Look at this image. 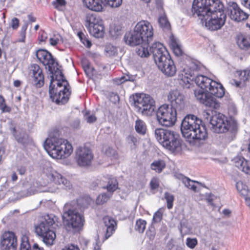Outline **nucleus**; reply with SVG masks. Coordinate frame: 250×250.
I'll use <instances>...</instances> for the list:
<instances>
[{
    "mask_svg": "<svg viewBox=\"0 0 250 250\" xmlns=\"http://www.w3.org/2000/svg\"><path fill=\"white\" fill-rule=\"evenodd\" d=\"M159 23L163 28H168L170 26V24L165 15H162L160 17Z\"/></svg>",
    "mask_w": 250,
    "mask_h": 250,
    "instance_id": "obj_50",
    "label": "nucleus"
},
{
    "mask_svg": "<svg viewBox=\"0 0 250 250\" xmlns=\"http://www.w3.org/2000/svg\"><path fill=\"white\" fill-rule=\"evenodd\" d=\"M36 57L39 61L44 65L47 67L49 71L55 77V73L56 71H61L57 66V62H55L51 54L47 51L44 49H39L36 52Z\"/></svg>",
    "mask_w": 250,
    "mask_h": 250,
    "instance_id": "obj_15",
    "label": "nucleus"
},
{
    "mask_svg": "<svg viewBox=\"0 0 250 250\" xmlns=\"http://www.w3.org/2000/svg\"><path fill=\"white\" fill-rule=\"evenodd\" d=\"M146 221L144 219H137L134 227L135 230L140 233H143L146 229Z\"/></svg>",
    "mask_w": 250,
    "mask_h": 250,
    "instance_id": "obj_36",
    "label": "nucleus"
},
{
    "mask_svg": "<svg viewBox=\"0 0 250 250\" xmlns=\"http://www.w3.org/2000/svg\"><path fill=\"white\" fill-rule=\"evenodd\" d=\"M183 69L181 70L182 80L188 83L193 79L194 71L199 69V66L195 62L191 61H188L185 63H183Z\"/></svg>",
    "mask_w": 250,
    "mask_h": 250,
    "instance_id": "obj_19",
    "label": "nucleus"
},
{
    "mask_svg": "<svg viewBox=\"0 0 250 250\" xmlns=\"http://www.w3.org/2000/svg\"><path fill=\"white\" fill-rule=\"evenodd\" d=\"M167 99L171 104L170 106L173 107L175 109H181L185 105V97L178 89L171 90L168 94Z\"/></svg>",
    "mask_w": 250,
    "mask_h": 250,
    "instance_id": "obj_21",
    "label": "nucleus"
},
{
    "mask_svg": "<svg viewBox=\"0 0 250 250\" xmlns=\"http://www.w3.org/2000/svg\"><path fill=\"white\" fill-rule=\"evenodd\" d=\"M241 1L242 5L250 9V0H241Z\"/></svg>",
    "mask_w": 250,
    "mask_h": 250,
    "instance_id": "obj_63",
    "label": "nucleus"
},
{
    "mask_svg": "<svg viewBox=\"0 0 250 250\" xmlns=\"http://www.w3.org/2000/svg\"><path fill=\"white\" fill-rule=\"evenodd\" d=\"M50 176H51V180L56 184L62 185L66 188L70 187V182L61 174L55 172L50 174Z\"/></svg>",
    "mask_w": 250,
    "mask_h": 250,
    "instance_id": "obj_31",
    "label": "nucleus"
},
{
    "mask_svg": "<svg viewBox=\"0 0 250 250\" xmlns=\"http://www.w3.org/2000/svg\"><path fill=\"white\" fill-rule=\"evenodd\" d=\"M128 76H127V78L125 76H122L120 78H115L113 79V82L118 85L121 84L126 81L128 80Z\"/></svg>",
    "mask_w": 250,
    "mask_h": 250,
    "instance_id": "obj_53",
    "label": "nucleus"
},
{
    "mask_svg": "<svg viewBox=\"0 0 250 250\" xmlns=\"http://www.w3.org/2000/svg\"><path fill=\"white\" fill-rule=\"evenodd\" d=\"M182 142L179 134L172 130L167 139L164 147L173 152H179L182 149Z\"/></svg>",
    "mask_w": 250,
    "mask_h": 250,
    "instance_id": "obj_20",
    "label": "nucleus"
},
{
    "mask_svg": "<svg viewBox=\"0 0 250 250\" xmlns=\"http://www.w3.org/2000/svg\"><path fill=\"white\" fill-rule=\"evenodd\" d=\"M210 123L211 125V130L217 133L227 132L230 127V122L223 114L218 113L212 117Z\"/></svg>",
    "mask_w": 250,
    "mask_h": 250,
    "instance_id": "obj_14",
    "label": "nucleus"
},
{
    "mask_svg": "<svg viewBox=\"0 0 250 250\" xmlns=\"http://www.w3.org/2000/svg\"><path fill=\"white\" fill-rule=\"evenodd\" d=\"M77 36L79 37L81 42L86 47H90L92 45L91 42L86 38L84 34L80 31L77 33Z\"/></svg>",
    "mask_w": 250,
    "mask_h": 250,
    "instance_id": "obj_46",
    "label": "nucleus"
},
{
    "mask_svg": "<svg viewBox=\"0 0 250 250\" xmlns=\"http://www.w3.org/2000/svg\"><path fill=\"white\" fill-rule=\"evenodd\" d=\"M236 42L239 48L250 53V35L239 33L236 38Z\"/></svg>",
    "mask_w": 250,
    "mask_h": 250,
    "instance_id": "obj_25",
    "label": "nucleus"
},
{
    "mask_svg": "<svg viewBox=\"0 0 250 250\" xmlns=\"http://www.w3.org/2000/svg\"><path fill=\"white\" fill-rule=\"evenodd\" d=\"M198 243L196 238L188 237L186 240V246L190 249H194L197 246Z\"/></svg>",
    "mask_w": 250,
    "mask_h": 250,
    "instance_id": "obj_47",
    "label": "nucleus"
},
{
    "mask_svg": "<svg viewBox=\"0 0 250 250\" xmlns=\"http://www.w3.org/2000/svg\"><path fill=\"white\" fill-rule=\"evenodd\" d=\"M182 181L186 187L194 192L197 191V187L195 185V181L190 180L188 178L184 177L182 178ZM198 183V182H196Z\"/></svg>",
    "mask_w": 250,
    "mask_h": 250,
    "instance_id": "obj_38",
    "label": "nucleus"
},
{
    "mask_svg": "<svg viewBox=\"0 0 250 250\" xmlns=\"http://www.w3.org/2000/svg\"><path fill=\"white\" fill-rule=\"evenodd\" d=\"M64 220L67 227L75 231L81 230L83 226L84 218L82 214L74 209H69L64 212Z\"/></svg>",
    "mask_w": 250,
    "mask_h": 250,
    "instance_id": "obj_10",
    "label": "nucleus"
},
{
    "mask_svg": "<svg viewBox=\"0 0 250 250\" xmlns=\"http://www.w3.org/2000/svg\"><path fill=\"white\" fill-rule=\"evenodd\" d=\"M176 109L168 104H163L158 109L156 115L157 120L163 126L170 127L177 121Z\"/></svg>",
    "mask_w": 250,
    "mask_h": 250,
    "instance_id": "obj_8",
    "label": "nucleus"
},
{
    "mask_svg": "<svg viewBox=\"0 0 250 250\" xmlns=\"http://www.w3.org/2000/svg\"><path fill=\"white\" fill-rule=\"evenodd\" d=\"M103 221L106 227V230L104 241L109 238L115 232L117 228V223L111 217L105 216L103 217Z\"/></svg>",
    "mask_w": 250,
    "mask_h": 250,
    "instance_id": "obj_24",
    "label": "nucleus"
},
{
    "mask_svg": "<svg viewBox=\"0 0 250 250\" xmlns=\"http://www.w3.org/2000/svg\"><path fill=\"white\" fill-rule=\"evenodd\" d=\"M134 104L138 112L143 115L151 116L155 111V101L151 96L146 94H136Z\"/></svg>",
    "mask_w": 250,
    "mask_h": 250,
    "instance_id": "obj_7",
    "label": "nucleus"
},
{
    "mask_svg": "<svg viewBox=\"0 0 250 250\" xmlns=\"http://www.w3.org/2000/svg\"><path fill=\"white\" fill-rule=\"evenodd\" d=\"M214 80L202 75L196 76L194 81L196 84L205 92H206Z\"/></svg>",
    "mask_w": 250,
    "mask_h": 250,
    "instance_id": "obj_26",
    "label": "nucleus"
},
{
    "mask_svg": "<svg viewBox=\"0 0 250 250\" xmlns=\"http://www.w3.org/2000/svg\"><path fill=\"white\" fill-rule=\"evenodd\" d=\"M86 25L89 33L97 38H103L104 27L103 20L94 14H88L86 16Z\"/></svg>",
    "mask_w": 250,
    "mask_h": 250,
    "instance_id": "obj_9",
    "label": "nucleus"
},
{
    "mask_svg": "<svg viewBox=\"0 0 250 250\" xmlns=\"http://www.w3.org/2000/svg\"><path fill=\"white\" fill-rule=\"evenodd\" d=\"M77 207L81 209L82 208H87L92 202V199L89 196H83L80 197L76 200Z\"/></svg>",
    "mask_w": 250,
    "mask_h": 250,
    "instance_id": "obj_33",
    "label": "nucleus"
},
{
    "mask_svg": "<svg viewBox=\"0 0 250 250\" xmlns=\"http://www.w3.org/2000/svg\"><path fill=\"white\" fill-rule=\"evenodd\" d=\"M93 250H101V244L99 240H97L96 242L93 244Z\"/></svg>",
    "mask_w": 250,
    "mask_h": 250,
    "instance_id": "obj_60",
    "label": "nucleus"
},
{
    "mask_svg": "<svg viewBox=\"0 0 250 250\" xmlns=\"http://www.w3.org/2000/svg\"><path fill=\"white\" fill-rule=\"evenodd\" d=\"M135 128L136 131L140 134L144 135L146 132V124L141 120H138L136 121Z\"/></svg>",
    "mask_w": 250,
    "mask_h": 250,
    "instance_id": "obj_37",
    "label": "nucleus"
},
{
    "mask_svg": "<svg viewBox=\"0 0 250 250\" xmlns=\"http://www.w3.org/2000/svg\"><path fill=\"white\" fill-rule=\"evenodd\" d=\"M118 188V183L117 179L112 176L108 178V183L106 187H104V188H106L107 191L111 193L114 192Z\"/></svg>",
    "mask_w": 250,
    "mask_h": 250,
    "instance_id": "obj_34",
    "label": "nucleus"
},
{
    "mask_svg": "<svg viewBox=\"0 0 250 250\" xmlns=\"http://www.w3.org/2000/svg\"><path fill=\"white\" fill-rule=\"evenodd\" d=\"M83 70L86 75L89 77H91L93 76V72L94 69L91 66L89 63L85 64L83 65Z\"/></svg>",
    "mask_w": 250,
    "mask_h": 250,
    "instance_id": "obj_49",
    "label": "nucleus"
},
{
    "mask_svg": "<svg viewBox=\"0 0 250 250\" xmlns=\"http://www.w3.org/2000/svg\"><path fill=\"white\" fill-rule=\"evenodd\" d=\"M61 250H80L79 248L74 244H68L64 247Z\"/></svg>",
    "mask_w": 250,
    "mask_h": 250,
    "instance_id": "obj_56",
    "label": "nucleus"
},
{
    "mask_svg": "<svg viewBox=\"0 0 250 250\" xmlns=\"http://www.w3.org/2000/svg\"><path fill=\"white\" fill-rule=\"evenodd\" d=\"M17 247V239L15 233L12 231H5L0 237V250H16Z\"/></svg>",
    "mask_w": 250,
    "mask_h": 250,
    "instance_id": "obj_16",
    "label": "nucleus"
},
{
    "mask_svg": "<svg viewBox=\"0 0 250 250\" xmlns=\"http://www.w3.org/2000/svg\"><path fill=\"white\" fill-rule=\"evenodd\" d=\"M27 29V26H23L21 28V38L20 39L18 42H25V38H26V30Z\"/></svg>",
    "mask_w": 250,
    "mask_h": 250,
    "instance_id": "obj_55",
    "label": "nucleus"
},
{
    "mask_svg": "<svg viewBox=\"0 0 250 250\" xmlns=\"http://www.w3.org/2000/svg\"><path fill=\"white\" fill-rule=\"evenodd\" d=\"M224 6L220 0H194L191 11L192 15L202 17L205 26L211 31H216L224 25L226 15Z\"/></svg>",
    "mask_w": 250,
    "mask_h": 250,
    "instance_id": "obj_1",
    "label": "nucleus"
},
{
    "mask_svg": "<svg viewBox=\"0 0 250 250\" xmlns=\"http://www.w3.org/2000/svg\"><path fill=\"white\" fill-rule=\"evenodd\" d=\"M47 39L46 33L44 31L40 33L39 40L40 42H45Z\"/></svg>",
    "mask_w": 250,
    "mask_h": 250,
    "instance_id": "obj_58",
    "label": "nucleus"
},
{
    "mask_svg": "<svg viewBox=\"0 0 250 250\" xmlns=\"http://www.w3.org/2000/svg\"><path fill=\"white\" fill-rule=\"evenodd\" d=\"M20 250H32L29 244L28 238L26 235L21 237Z\"/></svg>",
    "mask_w": 250,
    "mask_h": 250,
    "instance_id": "obj_40",
    "label": "nucleus"
},
{
    "mask_svg": "<svg viewBox=\"0 0 250 250\" xmlns=\"http://www.w3.org/2000/svg\"><path fill=\"white\" fill-rule=\"evenodd\" d=\"M164 197L167 202V207L168 209L173 208V202L174 201V196L172 194L166 192L164 194Z\"/></svg>",
    "mask_w": 250,
    "mask_h": 250,
    "instance_id": "obj_39",
    "label": "nucleus"
},
{
    "mask_svg": "<svg viewBox=\"0 0 250 250\" xmlns=\"http://www.w3.org/2000/svg\"><path fill=\"white\" fill-rule=\"evenodd\" d=\"M51 76L49 92L51 100L58 105L66 104L71 95L70 87L62 71H56Z\"/></svg>",
    "mask_w": 250,
    "mask_h": 250,
    "instance_id": "obj_3",
    "label": "nucleus"
},
{
    "mask_svg": "<svg viewBox=\"0 0 250 250\" xmlns=\"http://www.w3.org/2000/svg\"><path fill=\"white\" fill-rule=\"evenodd\" d=\"M150 42H143L141 45L139 46L136 50L137 54L142 58L147 57L150 55V48L148 50Z\"/></svg>",
    "mask_w": 250,
    "mask_h": 250,
    "instance_id": "obj_32",
    "label": "nucleus"
},
{
    "mask_svg": "<svg viewBox=\"0 0 250 250\" xmlns=\"http://www.w3.org/2000/svg\"><path fill=\"white\" fill-rule=\"evenodd\" d=\"M20 25L19 20L17 18H13L11 20V27L13 30L17 29Z\"/></svg>",
    "mask_w": 250,
    "mask_h": 250,
    "instance_id": "obj_52",
    "label": "nucleus"
},
{
    "mask_svg": "<svg viewBox=\"0 0 250 250\" xmlns=\"http://www.w3.org/2000/svg\"><path fill=\"white\" fill-rule=\"evenodd\" d=\"M129 144L130 146L133 148H135L137 145L138 141L136 137L133 136H129L128 137Z\"/></svg>",
    "mask_w": 250,
    "mask_h": 250,
    "instance_id": "obj_54",
    "label": "nucleus"
},
{
    "mask_svg": "<svg viewBox=\"0 0 250 250\" xmlns=\"http://www.w3.org/2000/svg\"><path fill=\"white\" fill-rule=\"evenodd\" d=\"M183 136L190 141L204 140L208 137L205 124L202 120L194 115H187L181 124Z\"/></svg>",
    "mask_w": 250,
    "mask_h": 250,
    "instance_id": "obj_4",
    "label": "nucleus"
},
{
    "mask_svg": "<svg viewBox=\"0 0 250 250\" xmlns=\"http://www.w3.org/2000/svg\"><path fill=\"white\" fill-rule=\"evenodd\" d=\"M83 5L90 10L100 12L104 9L102 0H83Z\"/></svg>",
    "mask_w": 250,
    "mask_h": 250,
    "instance_id": "obj_27",
    "label": "nucleus"
},
{
    "mask_svg": "<svg viewBox=\"0 0 250 250\" xmlns=\"http://www.w3.org/2000/svg\"><path fill=\"white\" fill-rule=\"evenodd\" d=\"M159 181L157 177H153L150 182V188L152 190H155L159 187Z\"/></svg>",
    "mask_w": 250,
    "mask_h": 250,
    "instance_id": "obj_51",
    "label": "nucleus"
},
{
    "mask_svg": "<svg viewBox=\"0 0 250 250\" xmlns=\"http://www.w3.org/2000/svg\"><path fill=\"white\" fill-rule=\"evenodd\" d=\"M0 110L2 113H9L11 111V108L8 106L4 98L0 94Z\"/></svg>",
    "mask_w": 250,
    "mask_h": 250,
    "instance_id": "obj_41",
    "label": "nucleus"
},
{
    "mask_svg": "<svg viewBox=\"0 0 250 250\" xmlns=\"http://www.w3.org/2000/svg\"><path fill=\"white\" fill-rule=\"evenodd\" d=\"M94 158L91 149L84 145L78 147L76 150L75 159L77 164L81 167L91 165Z\"/></svg>",
    "mask_w": 250,
    "mask_h": 250,
    "instance_id": "obj_13",
    "label": "nucleus"
},
{
    "mask_svg": "<svg viewBox=\"0 0 250 250\" xmlns=\"http://www.w3.org/2000/svg\"><path fill=\"white\" fill-rule=\"evenodd\" d=\"M106 5L111 8H117L122 3V0H102Z\"/></svg>",
    "mask_w": 250,
    "mask_h": 250,
    "instance_id": "obj_44",
    "label": "nucleus"
},
{
    "mask_svg": "<svg viewBox=\"0 0 250 250\" xmlns=\"http://www.w3.org/2000/svg\"><path fill=\"white\" fill-rule=\"evenodd\" d=\"M169 45L175 55L178 56L182 55L183 51L181 46L177 40L173 35L169 38Z\"/></svg>",
    "mask_w": 250,
    "mask_h": 250,
    "instance_id": "obj_30",
    "label": "nucleus"
},
{
    "mask_svg": "<svg viewBox=\"0 0 250 250\" xmlns=\"http://www.w3.org/2000/svg\"><path fill=\"white\" fill-rule=\"evenodd\" d=\"M166 164L164 160L159 159L155 160L150 165L152 170L157 173H161L166 167Z\"/></svg>",
    "mask_w": 250,
    "mask_h": 250,
    "instance_id": "obj_35",
    "label": "nucleus"
},
{
    "mask_svg": "<svg viewBox=\"0 0 250 250\" xmlns=\"http://www.w3.org/2000/svg\"><path fill=\"white\" fill-rule=\"evenodd\" d=\"M12 133L18 142L22 144L24 147H25L28 144V141L24 139V137H19L16 135L17 131L15 127L12 128Z\"/></svg>",
    "mask_w": 250,
    "mask_h": 250,
    "instance_id": "obj_48",
    "label": "nucleus"
},
{
    "mask_svg": "<svg viewBox=\"0 0 250 250\" xmlns=\"http://www.w3.org/2000/svg\"><path fill=\"white\" fill-rule=\"evenodd\" d=\"M124 40L126 44L131 46L139 45L144 42V39L138 32H136L135 28L132 32H129L125 34Z\"/></svg>",
    "mask_w": 250,
    "mask_h": 250,
    "instance_id": "obj_23",
    "label": "nucleus"
},
{
    "mask_svg": "<svg viewBox=\"0 0 250 250\" xmlns=\"http://www.w3.org/2000/svg\"><path fill=\"white\" fill-rule=\"evenodd\" d=\"M59 42V39L57 38H51L49 39V42L53 46L56 45Z\"/></svg>",
    "mask_w": 250,
    "mask_h": 250,
    "instance_id": "obj_59",
    "label": "nucleus"
},
{
    "mask_svg": "<svg viewBox=\"0 0 250 250\" xmlns=\"http://www.w3.org/2000/svg\"><path fill=\"white\" fill-rule=\"evenodd\" d=\"M103 151H104V153L107 156H109L114 150L112 148L108 147H106L105 149L104 148Z\"/></svg>",
    "mask_w": 250,
    "mask_h": 250,
    "instance_id": "obj_62",
    "label": "nucleus"
},
{
    "mask_svg": "<svg viewBox=\"0 0 250 250\" xmlns=\"http://www.w3.org/2000/svg\"><path fill=\"white\" fill-rule=\"evenodd\" d=\"M111 196V193H104L100 194L96 199V203L98 205H102L107 202Z\"/></svg>",
    "mask_w": 250,
    "mask_h": 250,
    "instance_id": "obj_42",
    "label": "nucleus"
},
{
    "mask_svg": "<svg viewBox=\"0 0 250 250\" xmlns=\"http://www.w3.org/2000/svg\"><path fill=\"white\" fill-rule=\"evenodd\" d=\"M225 94V88L222 84L213 81L206 92L202 90H195L194 95L197 99L212 110L220 108V104L214 97L222 98Z\"/></svg>",
    "mask_w": 250,
    "mask_h": 250,
    "instance_id": "obj_6",
    "label": "nucleus"
},
{
    "mask_svg": "<svg viewBox=\"0 0 250 250\" xmlns=\"http://www.w3.org/2000/svg\"><path fill=\"white\" fill-rule=\"evenodd\" d=\"M43 146L49 156L57 160L67 158L73 151L72 145L67 140L56 137L47 138Z\"/></svg>",
    "mask_w": 250,
    "mask_h": 250,
    "instance_id": "obj_5",
    "label": "nucleus"
},
{
    "mask_svg": "<svg viewBox=\"0 0 250 250\" xmlns=\"http://www.w3.org/2000/svg\"><path fill=\"white\" fill-rule=\"evenodd\" d=\"M66 3L65 0H56V2H54V5L55 7H58V6H65Z\"/></svg>",
    "mask_w": 250,
    "mask_h": 250,
    "instance_id": "obj_57",
    "label": "nucleus"
},
{
    "mask_svg": "<svg viewBox=\"0 0 250 250\" xmlns=\"http://www.w3.org/2000/svg\"><path fill=\"white\" fill-rule=\"evenodd\" d=\"M228 10L230 19L236 21H243L248 18V15L241 10L235 2L230 1L228 3Z\"/></svg>",
    "mask_w": 250,
    "mask_h": 250,
    "instance_id": "obj_18",
    "label": "nucleus"
},
{
    "mask_svg": "<svg viewBox=\"0 0 250 250\" xmlns=\"http://www.w3.org/2000/svg\"><path fill=\"white\" fill-rule=\"evenodd\" d=\"M97 120L96 116L94 115H90L87 118V122L89 123H93Z\"/></svg>",
    "mask_w": 250,
    "mask_h": 250,
    "instance_id": "obj_61",
    "label": "nucleus"
},
{
    "mask_svg": "<svg viewBox=\"0 0 250 250\" xmlns=\"http://www.w3.org/2000/svg\"><path fill=\"white\" fill-rule=\"evenodd\" d=\"M28 75L33 85L40 88L44 84V74L42 69L37 64H31L28 67Z\"/></svg>",
    "mask_w": 250,
    "mask_h": 250,
    "instance_id": "obj_12",
    "label": "nucleus"
},
{
    "mask_svg": "<svg viewBox=\"0 0 250 250\" xmlns=\"http://www.w3.org/2000/svg\"><path fill=\"white\" fill-rule=\"evenodd\" d=\"M235 78L238 80L233 79L231 83L236 87H244L247 85V83L250 80V68L244 70H237L234 74Z\"/></svg>",
    "mask_w": 250,
    "mask_h": 250,
    "instance_id": "obj_22",
    "label": "nucleus"
},
{
    "mask_svg": "<svg viewBox=\"0 0 250 250\" xmlns=\"http://www.w3.org/2000/svg\"><path fill=\"white\" fill-rule=\"evenodd\" d=\"M154 62L158 69L166 77L176 75L177 68L167 48L160 42H156L150 47Z\"/></svg>",
    "mask_w": 250,
    "mask_h": 250,
    "instance_id": "obj_2",
    "label": "nucleus"
},
{
    "mask_svg": "<svg viewBox=\"0 0 250 250\" xmlns=\"http://www.w3.org/2000/svg\"><path fill=\"white\" fill-rule=\"evenodd\" d=\"M164 208H160L158 210L154 213L152 222L154 223H157L160 222L163 216Z\"/></svg>",
    "mask_w": 250,
    "mask_h": 250,
    "instance_id": "obj_43",
    "label": "nucleus"
},
{
    "mask_svg": "<svg viewBox=\"0 0 250 250\" xmlns=\"http://www.w3.org/2000/svg\"><path fill=\"white\" fill-rule=\"evenodd\" d=\"M19 173L21 175H23L25 173L26 169L25 167L21 166L18 169Z\"/></svg>",
    "mask_w": 250,
    "mask_h": 250,
    "instance_id": "obj_64",
    "label": "nucleus"
},
{
    "mask_svg": "<svg viewBox=\"0 0 250 250\" xmlns=\"http://www.w3.org/2000/svg\"><path fill=\"white\" fill-rule=\"evenodd\" d=\"M235 165L247 174H250V162L244 157H239L235 159Z\"/></svg>",
    "mask_w": 250,
    "mask_h": 250,
    "instance_id": "obj_29",
    "label": "nucleus"
},
{
    "mask_svg": "<svg viewBox=\"0 0 250 250\" xmlns=\"http://www.w3.org/2000/svg\"><path fill=\"white\" fill-rule=\"evenodd\" d=\"M110 34L113 37H117L122 34V27L119 25H114L110 27Z\"/></svg>",
    "mask_w": 250,
    "mask_h": 250,
    "instance_id": "obj_45",
    "label": "nucleus"
},
{
    "mask_svg": "<svg viewBox=\"0 0 250 250\" xmlns=\"http://www.w3.org/2000/svg\"><path fill=\"white\" fill-rule=\"evenodd\" d=\"M136 32L144 39V42H150L153 36V29L151 23L147 21H141L134 28Z\"/></svg>",
    "mask_w": 250,
    "mask_h": 250,
    "instance_id": "obj_17",
    "label": "nucleus"
},
{
    "mask_svg": "<svg viewBox=\"0 0 250 250\" xmlns=\"http://www.w3.org/2000/svg\"><path fill=\"white\" fill-rule=\"evenodd\" d=\"M172 130L162 128H156L155 130V136L159 143L164 147Z\"/></svg>",
    "mask_w": 250,
    "mask_h": 250,
    "instance_id": "obj_28",
    "label": "nucleus"
},
{
    "mask_svg": "<svg viewBox=\"0 0 250 250\" xmlns=\"http://www.w3.org/2000/svg\"><path fill=\"white\" fill-rule=\"evenodd\" d=\"M36 233L42 239L47 245L52 246L54 244L56 237L55 232L51 229L50 225L46 221H42L35 226Z\"/></svg>",
    "mask_w": 250,
    "mask_h": 250,
    "instance_id": "obj_11",
    "label": "nucleus"
}]
</instances>
